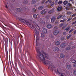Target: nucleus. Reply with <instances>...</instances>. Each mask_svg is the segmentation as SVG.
Here are the masks:
<instances>
[{"instance_id": "61", "label": "nucleus", "mask_w": 76, "mask_h": 76, "mask_svg": "<svg viewBox=\"0 0 76 76\" xmlns=\"http://www.w3.org/2000/svg\"><path fill=\"white\" fill-rule=\"evenodd\" d=\"M49 3H51V1H50L49 2Z\"/></svg>"}, {"instance_id": "43", "label": "nucleus", "mask_w": 76, "mask_h": 76, "mask_svg": "<svg viewBox=\"0 0 76 76\" xmlns=\"http://www.w3.org/2000/svg\"><path fill=\"white\" fill-rule=\"evenodd\" d=\"M70 5H71V3H68L67 4V6L68 7H70Z\"/></svg>"}, {"instance_id": "57", "label": "nucleus", "mask_w": 76, "mask_h": 76, "mask_svg": "<svg viewBox=\"0 0 76 76\" xmlns=\"http://www.w3.org/2000/svg\"><path fill=\"white\" fill-rule=\"evenodd\" d=\"M55 23H56V24H58V22L56 21V22H55Z\"/></svg>"}, {"instance_id": "47", "label": "nucleus", "mask_w": 76, "mask_h": 76, "mask_svg": "<svg viewBox=\"0 0 76 76\" xmlns=\"http://www.w3.org/2000/svg\"><path fill=\"white\" fill-rule=\"evenodd\" d=\"M5 8L8 9V7H7V5H6V4H5Z\"/></svg>"}, {"instance_id": "49", "label": "nucleus", "mask_w": 76, "mask_h": 76, "mask_svg": "<svg viewBox=\"0 0 76 76\" xmlns=\"http://www.w3.org/2000/svg\"><path fill=\"white\" fill-rule=\"evenodd\" d=\"M56 72L58 73H60V72L58 70V69H57Z\"/></svg>"}, {"instance_id": "4", "label": "nucleus", "mask_w": 76, "mask_h": 76, "mask_svg": "<svg viewBox=\"0 0 76 76\" xmlns=\"http://www.w3.org/2000/svg\"><path fill=\"white\" fill-rule=\"evenodd\" d=\"M43 54H44L45 56V58H46V59H47H47L49 60V59H50V58H49V56H48V55H47V53L45 52H44Z\"/></svg>"}, {"instance_id": "42", "label": "nucleus", "mask_w": 76, "mask_h": 76, "mask_svg": "<svg viewBox=\"0 0 76 76\" xmlns=\"http://www.w3.org/2000/svg\"><path fill=\"white\" fill-rule=\"evenodd\" d=\"M73 66L74 67H76V63L74 64Z\"/></svg>"}, {"instance_id": "22", "label": "nucleus", "mask_w": 76, "mask_h": 76, "mask_svg": "<svg viewBox=\"0 0 76 76\" xmlns=\"http://www.w3.org/2000/svg\"><path fill=\"white\" fill-rule=\"evenodd\" d=\"M16 10L17 12H20L22 11V9L20 8H17Z\"/></svg>"}, {"instance_id": "5", "label": "nucleus", "mask_w": 76, "mask_h": 76, "mask_svg": "<svg viewBox=\"0 0 76 76\" xmlns=\"http://www.w3.org/2000/svg\"><path fill=\"white\" fill-rule=\"evenodd\" d=\"M53 51L54 52L58 53V51H59V48L57 47H55L54 48Z\"/></svg>"}, {"instance_id": "12", "label": "nucleus", "mask_w": 76, "mask_h": 76, "mask_svg": "<svg viewBox=\"0 0 76 76\" xmlns=\"http://www.w3.org/2000/svg\"><path fill=\"white\" fill-rule=\"evenodd\" d=\"M71 67H72V66L69 65H68L66 66V69L68 70H70V69H71Z\"/></svg>"}, {"instance_id": "30", "label": "nucleus", "mask_w": 76, "mask_h": 76, "mask_svg": "<svg viewBox=\"0 0 76 76\" xmlns=\"http://www.w3.org/2000/svg\"><path fill=\"white\" fill-rule=\"evenodd\" d=\"M35 12H36V9H35V8H34L32 10V12H33V13H35Z\"/></svg>"}, {"instance_id": "14", "label": "nucleus", "mask_w": 76, "mask_h": 76, "mask_svg": "<svg viewBox=\"0 0 76 76\" xmlns=\"http://www.w3.org/2000/svg\"><path fill=\"white\" fill-rule=\"evenodd\" d=\"M51 27H52V26L51 24H48L47 26V28L48 29H50L51 28Z\"/></svg>"}, {"instance_id": "25", "label": "nucleus", "mask_w": 76, "mask_h": 76, "mask_svg": "<svg viewBox=\"0 0 76 76\" xmlns=\"http://www.w3.org/2000/svg\"><path fill=\"white\" fill-rule=\"evenodd\" d=\"M68 3V1H64L63 2V4L64 5H66V4H67Z\"/></svg>"}, {"instance_id": "11", "label": "nucleus", "mask_w": 76, "mask_h": 76, "mask_svg": "<svg viewBox=\"0 0 76 76\" xmlns=\"http://www.w3.org/2000/svg\"><path fill=\"white\" fill-rule=\"evenodd\" d=\"M61 43V42L58 41H57L55 42V45H60V43Z\"/></svg>"}, {"instance_id": "13", "label": "nucleus", "mask_w": 76, "mask_h": 76, "mask_svg": "<svg viewBox=\"0 0 76 76\" xmlns=\"http://www.w3.org/2000/svg\"><path fill=\"white\" fill-rule=\"evenodd\" d=\"M23 3L26 5H28V4H28V1L26 0H25L24 1Z\"/></svg>"}, {"instance_id": "50", "label": "nucleus", "mask_w": 76, "mask_h": 76, "mask_svg": "<svg viewBox=\"0 0 76 76\" xmlns=\"http://www.w3.org/2000/svg\"><path fill=\"white\" fill-rule=\"evenodd\" d=\"M74 35H76V30H75L74 32Z\"/></svg>"}, {"instance_id": "34", "label": "nucleus", "mask_w": 76, "mask_h": 76, "mask_svg": "<svg viewBox=\"0 0 76 76\" xmlns=\"http://www.w3.org/2000/svg\"><path fill=\"white\" fill-rule=\"evenodd\" d=\"M67 15H71L72 14V12L69 11L67 12Z\"/></svg>"}, {"instance_id": "2", "label": "nucleus", "mask_w": 76, "mask_h": 76, "mask_svg": "<svg viewBox=\"0 0 76 76\" xmlns=\"http://www.w3.org/2000/svg\"><path fill=\"white\" fill-rule=\"evenodd\" d=\"M32 27L33 28V29H34V32H35L36 33V37L37 38L36 40V42H37V40H38L39 39H38V37H39V32L38 31H37V30L36 29V28L37 29H38V30H40L41 29L39 28V26H38V25L37 24H35L34 25H32Z\"/></svg>"}, {"instance_id": "18", "label": "nucleus", "mask_w": 76, "mask_h": 76, "mask_svg": "<svg viewBox=\"0 0 76 76\" xmlns=\"http://www.w3.org/2000/svg\"><path fill=\"white\" fill-rule=\"evenodd\" d=\"M37 2V0H32L31 1V4H35Z\"/></svg>"}, {"instance_id": "64", "label": "nucleus", "mask_w": 76, "mask_h": 76, "mask_svg": "<svg viewBox=\"0 0 76 76\" xmlns=\"http://www.w3.org/2000/svg\"><path fill=\"white\" fill-rule=\"evenodd\" d=\"M74 23H76V21H75L74 22Z\"/></svg>"}, {"instance_id": "56", "label": "nucleus", "mask_w": 76, "mask_h": 76, "mask_svg": "<svg viewBox=\"0 0 76 76\" xmlns=\"http://www.w3.org/2000/svg\"><path fill=\"white\" fill-rule=\"evenodd\" d=\"M66 10H69V8H68V7H66Z\"/></svg>"}, {"instance_id": "7", "label": "nucleus", "mask_w": 76, "mask_h": 76, "mask_svg": "<svg viewBox=\"0 0 76 76\" xmlns=\"http://www.w3.org/2000/svg\"><path fill=\"white\" fill-rule=\"evenodd\" d=\"M59 33V31L57 30H55L53 32V34L54 35H58Z\"/></svg>"}, {"instance_id": "44", "label": "nucleus", "mask_w": 76, "mask_h": 76, "mask_svg": "<svg viewBox=\"0 0 76 76\" xmlns=\"http://www.w3.org/2000/svg\"><path fill=\"white\" fill-rule=\"evenodd\" d=\"M58 28L57 26L53 28L54 29H57Z\"/></svg>"}, {"instance_id": "33", "label": "nucleus", "mask_w": 76, "mask_h": 76, "mask_svg": "<svg viewBox=\"0 0 76 76\" xmlns=\"http://www.w3.org/2000/svg\"><path fill=\"white\" fill-rule=\"evenodd\" d=\"M62 3V1H60L58 3V4H61Z\"/></svg>"}, {"instance_id": "45", "label": "nucleus", "mask_w": 76, "mask_h": 76, "mask_svg": "<svg viewBox=\"0 0 76 76\" xmlns=\"http://www.w3.org/2000/svg\"><path fill=\"white\" fill-rule=\"evenodd\" d=\"M46 18L47 19H49L50 18V15H48L47 16Z\"/></svg>"}, {"instance_id": "54", "label": "nucleus", "mask_w": 76, "mask_h": 76, "mask_svg": "<svg viewBox=\"0 0 76 76\" xmlns=\"http://www.w3.org/2000/svg\"><path fill=\"white\" fill-rule=\"evenodd\" d=\"M66 73L67 74H69V71H66Z\"/></svg>"}, {"instance_id": "55", "label": "nucleus", "mask_w": 76, "mask_h": 76, "mask_svg": "<svg viewBox=\"0 0 76 76\" xmlns=\"http://www.w3.org/2000/svg\"><path fill=\"white\" fill-rule=\"evenodd\" d=\"M75 22H74L72 23V25H74V24H75Z\"/></svg>"}, {"instance_id": "31", "label": "nucleus", "mask_w": 76, "mask_h": 76, "mask_svg": "<svg viewBox=\"0 0 76 76\" xmlns=\"http://www.w3.org/2000/svg\"><path fill=\"white\" fill-rule=\"evenodd\" d=\"M54 5V2H52L50 4V6H52V7H53Z\"/></svg>"}, {"instance_id": "60", "label": "nucleus", "mask_w": 76, "mask_h": 76, "mask_svg": "<svg viewBox=\"0 0 76 76\" xmlns=\"http://www.w3.org/2000/svg\"><path fill=\"white\" fill-rule=\"evenodd\" d=\"M15 67H17V64H15Z\"/></svg>"}, {"instance_id": "23", "label": "nucleus", "mask_w": 76, "mask_h": 76, "mask_svg": "<svg viewBox=\"0 0 76 76\" xmlns=\"http://www.w3.org/2000/svg\"><path fill=\"white\" fill-rule=\"evenodd\" d=\"M45 34L43 33H42L41 34V37L42 38H44L45 37Z\"/></svg>"}, {"instance_id": "8", "label": "nucleus", "mask_w": 76, "mask_h": 76, "mask_svg": "<svg viewBox=\"0 0 76 76\" xmlns=\"http://www.w3.org/2000/svg\"><path fill=\"white\" fill-rule=\"evenodd\" d=\"M22 9H23L25 11H26H26H29V9L28 8V7H23V8H22Z\"/></svg>"}, {"instance_id": "24", "label": "nucleus", "mask_w": 76, "mask_h": 76, "mask_svg": "<svg viewBox=\"0 0 76 76\" xmlns=\"http://www.w3.org/2000/svg\"><path fill=\"white\" fill-rule=\"evenodd\" d=\"M70 27L68 26V27L66 28L65 29V31H69L70 30Z\"/></svg>"}, {"instance_id": "37", "label": "nucleus", "mask_w": 76, "mask_h": 76, "mask_svg": "<svg viewBox=\"0 0 76 76\" xmlns=\"http://www.w3.org/2000/svg\"><path fill=\"white\" fill-rule=\"evenodd\" d=\"M46 0H43L42 2V4H44V3H45V1H46Z\"/></svg>"}, {"instance_id": "29", "label": "nucleus", "mask_w": 76, "mask_h": 76, "mask_svg": "<svg viewBox=\"0 0 76 76\" xmlns=\"http://www.w3.org/2000/svg\"><path fill=\"white\" fill-rule=\"evenodd\" d=\"M71 48V47L70 46H69L67 47L66 48V50H70V49Z\"/></svg>"}, {"instance_id": "32", "label": "nucleus", "mask_w": 76, "mask_h": 76, "mask_svg": "<svg viewBox=\"0 0 76 76\" xmlns=\"http://www.w3.org/2000/svg\"><path fill=\"white\" fill-rule=\"evenodd\" d=\"M63 25H64V23H62L60 24L59 26H60V27H62V26H63Z\"/></svg>"}, {"instance_id": "59", "label": "nucleus", "mask_w": 76, "mask_h": 76, "mask_svg": "<svg viewBox=\"0 0 76 76\" xmlns=\"http://www.w3.org/2000/svg\"><path fill=\"white\" fill-rule=\"evenodd\" d=\"M76 47V46H73V48H75Z\"/></svg>"}, {"instance_id": "48", "label": "nucleus", "mask_w": 76, "mask_h": 76, "mask_svg": "<svg viewBox=\"0 0 76 76\" xmlns=\"http://www.w3.org/2000/svg\"><path fill=\"white\" fill-rule=\"evenodd\" d=\"M74 73H75V75H76V69H75L74 70Z\"/></svg>"}, {"instance_id": "15", "label": "nucleus", "mask_w": 76, "mask_h": 76, "mask_svg": "<svg viewBox=\"0 0 76 76\" xmlns=\"http://www.w3.org/2000/svg\"><path fill=\"white\" fill-rule=\"evenodd\" d=\"M60 56L61 58H64V54L63 53H61L60 54Z\"/></svg>"}, {"instance_id": "21", "label": "nucleus", "mask_w": 76, "mask_h": 76, "mask_svg": "<svg viewBox=\"0 0 76 76\" xmlns=\"http://www.w3.org/2000/svg\"><path fill=\"white\" fill-rule=\"evenodd\" d=\"M33 17L34 19H37V15L35 14H34L33 15Z\"/></svg>"}, {"instance_id": "19", "label": "nucleus", "mask_w": 76, "mask_h": 76, "mask_svg": "<svg viewBox=\"0 0 76 76\" xmlns=\"http://www.w3.org/2000/svg\"><path fill=\"white\" fill-rule=\"evenodd\" d=\"M5 48L6 55V56H7V54H8V51H7V46H6H6H5Z\"/></svg>"}, {"instance_id": "9", "label": "nucleus", "mask_w": 76, "mask_h": 76, "mask_svg": "<svg viewBox=\"0 0 76 76\" xmlns=\"http://www.w3.org/2000/svg\"><path fill=\"white\" fill-rule=\"evenodd\" d=\"M66 47V44L64 43H62L60 45L61 48H64Z\"/></svg>"}, {"instance_id": "52", "label": "nucleus", "mask_w": 76, "mask_h": 76, "mask_svg": "<svg viewBox=\"0 0 76 76\" xmlns=\"http://www.w3.org/2000/svg\"><path fill=\"white\" fill-rule=\"evenodd\" d=\"M48 2H49V1H46V2L45 3V4H47V3H48Z\"/></svg>"}, {"instance_id": "58", "label": "nucleus", "mask_w": 76, "mask_h": 76, "mask_svg": "<svg viewBox=\"0 0 76 76\" xmlns=\"http://www.w3.org/2000/svg\"><path fill=\"white\" fill-rule=\"evenodd\" d=\"M61 40H63V37H62L61 38Z\"/></svg>"}, {"instance_id": "36", "label": "nucleus", "mask_w": 76, "mask_h": 76, "mask_svg": "<svg viewBox=\"0 0 76 76\" xmlns=\"http://www.w3.org/2000/svg\"><path fill=\"white\" fill-rule=\"evenodd\" d=\"M72 19V18H69V19H68L67 20V22H69V21H70V20H71V19Z\"/></svg>"}, {"instance_id": "28", "label": "nucleus", "mask_w": 76, "mask_h": 76, "mask_svg": "<svg viewBox=\"0 0 76 76\" xmlns=\"http://www.w3.org/2000/svg\"><path fill=\"white\" fill-rule=\"evenodd\" d=\"M62 16L63 15H60L57 17V18L58 19H60V18H61V17H62Z\"/></svg>"}, {"instance_id": "63", "label": "nucleus", "mask_w": 76, "mask_h": 76, "mask_svg": "<svg viewBox=\"0 0 76 76\" xmlns=\"http://www.w3.org/2000/svg\"><path fill=\"white\" fill-rule=\"evenodd\" d=\"M61 76H64V75H61Z\"/></svg>"}, {"instance_id": "62", "label": "nucleus", "mask_w": 76, "mask_h": 76, "mask_svg": "<svg viewBox=\"0 0 76 76\" xmlns=\"http://www.w3.org/2000/svg\"><path fill=\"white\" fill-rule=\"evenodd\" d=\"M36 45L37 46H38V44H37V43H36Z\"/></svg>"}, {"instance_id": "16", "label": "nucleus", "mask_w": 76, "mask_h": 76, "mask_svg": "<svg viewBox=\"0 0 76 76\" xmlns=\"http://www.w3.org/2000/svg\"><path fill=\"white\" fill-rule=\"evenodd\" d=\"M61 9H62V7H58L57 9V10L58 11H60V10H61Z\"/></svg>"}, {"instance_id": "20", "label": "nucleus", "mask_w": 76, "mask_h": 76, "mask_svg": "<svg viewBox=\"0 0 76 76\" xmlns=\"http://www.w3.org/2000/svg\"><path fill=\"white\" fill-rule=\"evenodd\" d=\"M71 61L72 63H75L76 62V60H74L73 59L71 58Z\"/></svg>"}, {"instance_id": "6", "label": "nucleus", "mask_w": 76, "mask_h": 76, "mask_svg": "<svg viewBox=\"0 0 76 76\" xmlns=\"http://www.w3.org/2000/svg\"><path fill=\"white\" fill-rule=\"evenodd\" d=\"M42 32L43 34H46L47 32V29L46 28H44L43 29Z\"/></svg>"}, {"instance_id": "27", "label": "nucleus", "mask_w": 76, "mask_h": 76, "mask_svg": "<svg viewBox=\"0 0 76 76\" xmlns=\"http://www.w3.org/2000/svg\"><path fill=\"white\" fill-rule=\"evenodd\" d=\"M46 12V11L45 10H42L41 11V14L42 15H44V14H45V12Z\"/></svg>"}, {"instance_id": "39", "label": "nucleus", "mask_w": 76, "mask_h": 76, "mask_svg": "<svg viewBox=\"0 0 76 76\" xmlns=\"http://www.w3.org/2000/svg\"><path fill=\"white\" fill-rule=\"evenodd\" d=\"M71 37V35H69L67 37V39H69Z\"/></svg>"}, {"instance_id": "46", "label": "nucleus", "mask_w": 76, "mask_h": 76, "mask_svg": "<svg viewBox=\"0 0 76 76\" xmlns=\"http://www.w3.org/2000/svg\"><path fill=\"white\" fill-rule=\"evenodd\" d=\"M6 39L5 37H3V40L5 41Z\"/></svg>"}, {"instance_id": "41", "label": "nucleus", "mask_w": 76, "mask_h": 76, "mask_svg": "<svg viewBox=\"0 0 76 76\" xmlns=\"http://www.w3.org/2000/svg\"><path fill=\"white\" fill-rule=\"evenodd\" d=\"M72 31H73V29H72L69 31V33H70L71 32H72Z\"/></svg>"}, {"instance_id": "38", "label": "nucleus", "mask_w": 76, "mask_h": 76, "mask_svg": "<svg viewBox=\"0 0 76 76\" xmlns=\"http://www.w3.org/2000/svg\"><path fill=\"white\" fill-rule=\"evenodd\" d=\"M5 42V46H7V39H6L5 40H4Z\"/></svg>"}, {"instance_id": "17", "label": "nucleus", "mask_w": 76, "mask_h": 76, "mask_svg": "<svg viewBox=\"0 0 76 76\" xmlns=\"http://www.w3.org/2000/svg\"><path fill=\"white\" fill-rule=\"evenodd\" d=\"M55 19V17L54 16L52 17L51 19V22H53Z\"/></svg>"}, {"instance_id": "51", "label": "nucleus", "mask_w": 76, "mask_h": 76, "mask_svg": "<svg viewBox=\"0 0 76 76\" xmlns=\"http://www.w3.org/2000/svg\"><path fill=\"white\" fill-rule=\"evenodd\" d=\"M66 34V32H64L63 33V35H65Z\"/></svg>"}, {"instance_id": "1", "label": "nucleus", "mask_w": 76, "mask_h": 76, "mask_svg": "<svg viewBox=\"0 0 76 76\" xmlns=\"http://www.w3.org/2000/svg\"><path fill=\"white\" fill-rule=\"evenodd\" d=\"M36 48L37 53V56L39 58L42 63L48 66V68L49 69L53 70L54 69V70L56 71L57 69L51 63V61L45 59V57H44V56L39 51V49L37 47Z\"/></svg>"}, {"instance_id": "40", "label": "nucleus", "mask_w": 76, "mask_h": 76, "mask_svg": "<svg viewBox=\"0 0 76 76\" xmlns=\"http://www.w3.org/2000/svg\"><path fill=\"white\" fill-rule=\"evenodd\" d=\"M76 15V13L72 15L71 16H72V17H74V16H75Z\"/></svg>"}, {"instance_id": "10", "label": "nucleus", "mask_w": 76, "mask_h": 76, "mask_svg": "<svg viewBox=\"0 0 76 76\" xmlns=\"http://www.w3.org/2000/svg\"><path fill=\"white\" fill-rule=\"evenodd\" d=\"M54 12V9L53 8L49 11L48 13H53Z\"/></svg>"}, {"instance_id": "35", "label": "nucleus", "mask_w": 76, "mask_h": 76, "mask_svg": "<svg viewBox=\"0 0 76 76\" xmlns=\"http://www.w3.org/2000/svg\"><path fill=\"white\" fill-rule=\"evenodd\" d=\"M65 21V19H63V20H60V22H64Z\"/></svg>"}, {"instance_id": "53", "label": "nucleus", "mask_w": 76, "mask_h": 76, "mask_svg": "<svg viewBox=\"0 0 76 76\" xmlns=\"http://www.w3.org/2000/svg\"><path fill=\"white\" fill-rule=\"evenodd\" d=\"M66 28V26H64L63 27H62V29H64Z\"/></svg>"}, {"instance_id": "3", "label": "nucleus", "mask_w": 76, "mask_h": 76, "mask_svg": "<svg viewBox=\"0 0 76 76\" xmlns=\"http://www.w3.org/2000/svg\"><path fill=\"white\" fill-rule=\"evenodd\" d=\"M19 20H20V21L21 22H23V23H25L27 24H28V25H31V23H29V22H28V21L25 19H23L22 18H20L19 19Z\"/></svg>"}, {"instance_id": "26", "label": "nucleus", "mask_w": 76, "mask_h": 76, "mask_svg": "<svg viewBox=\"0 0 76 76\" xmlns=\"http://www.w3.org/2000/svg\"><path fill=\"white\" fill-rule=\"evenodd\" d=\"M43 8V7L42 6H40L38 8L39 10H41L42 8Z\"/></svg>"}]
</instances>
